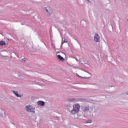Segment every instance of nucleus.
<instances>
[{"label": "nucleus", "mask_w": 128, "mask_h": 128, "mask_svg": "<svg viewBox=\"0 0 128 128\" xmlns=\"http://www.w3.org/2000/svg\"><path fill=\"white\" fill-rule=\"evenodd\" d=\"M80 104H76L73 106V109L71 110L70 112L72 114H76L80 112Z\"/></svg>", "instance_id": "obj_1"}, {"label": "nucleus", "mask_w": 128, "mask_h": 128, "mask_svg": "<svg viewBox=\"0 0 128 128\" xmlns=\"http://www.w3.org/2000/svg\"><path fill=\"white\" fill-rule=\"evenodd\" d=\"M26 108L29 112H34V108H32L30 106H26Z\"/></svg>", "instance_id": "obj_2"}, {"label": "nucleus", "mask_w": 128, "mask_h": 128, "mask_svg": "<svg viewBox=\"0 0 128 128\" xmlns=\"http://www.w3.org/2000/svg\"><path fill=\"white\" fill-rule=\"evenodd\" d=\"M94 40L96 42H100V36L98 34H96L94 37Z\"/></svg>", "instance_id": "obj_3"}, {"label": "nucleus", "mask_w": 128, "mask_h": 128, "mask_svg": "<svg viewBox=\"0 0 128 128\" xmlns=\"http://www.w3.org/2000/svg\"><path fill=\"white\" fill-rule=\"evenodd\" d=\"M56 56L58 58V60H62V62H64V60H65L64 58L60 56V55H56Z\"/></svg>", "instance_id": "obj_4"}, {"label": "nucleus", "mask_w": 128, "mask_h": 128, "mask_svg": "<svg viewBox=\"0 0 128 128\" xmlns=\"http://www.w3.org/2000/svg\"><path fill=\"white\" fill-rule=\"evenodd\" d=\"M46 10L48 12H49L50 14H52V10L50 7H48V9H46Z\"/></svg>", "instance_id": "obj_5"}, {"label": "nucleus", "mask_w": 128, "mask_h": 128, "mask_svg": "<svg viewBox=\"0 0 128 128\" xmlns=\"http://www.w3.org/2000/svg\"><path fill=\"white\" fill-rule=\"evenodd\" d=\"M0 46H8V44L6 43V42L4 40H1L0 42Z\"/></svg>", "instance_id": "obj_6"}, {"label": "nucleus", "mask_w": 128, "mask_h": 128, "mask_svg": "<svg viewBox=\"0 0 128 128\" xmlns=\"http://www.w3.org/2000/svg\"><path fill=\"white\" fill-rule=\"evenodd\" d=\"M37 104L39 106H44V102L42 101H38L37 102Z\"/></svg>", "instance_id": "obj_7"}, {"label": "nucleus", "mask_w": 128, "mask_h": 128, "mask_svg": "<svg viewBox=\"0 0 128 128\" xmlns=\"http://www.w3.org/2000/svg\"><path fill=\"white\" fill-rule=\"evenodd\" d=\"M18 94V91H14V94L16 95V96H17L18 98H20V94Z\"/></svg>", "instance_id": "obj_8"}, {"label": "nucleus", "mask_w": 128, "mask_h": 128, "mask_svg": "<svg viewBox=\"0 0 128 128\" xmlns=\"http://www.w3.org/2000/svg\"><path fill=\"white\" fill-rule=\"evenodd\" d=\"M84 110V112H88L90 111V108H88V107H85Z\"/></svg>", "instance_id": "obj_9"}, {"label": "nucleus", "mask_w": 128, "mask_h": 128, "mask_svg": "<svg viewBox=\"0 0 128 128\" xmlns=\"http://www.w3.org/2000/svg\"><path fill=\"white\" fill-rule=\"evenodd\" d=\"M66 108L67 110H68L69 112L70 110V109L72 108V106H66Z\"/></svg>", "instance_id": "obj_10"}, {"label": "nucleus", "mask_w": 128, "mask_h": 128, "mask_svg": "<svg viewBox=\"0 0 128 128\" xmlns=\"http://www.w3.org/2000/svg\"><path fill=\"white\" fill-rule=\"evenodd\" d=\"M64 42H68V41L66 40H64L62 44H64Z\"/></svg>", "instance_id": "obj_11"}, {"label": "nucleus", "mask_w": 128, "mask_h": 128, "mask_svg": "<svg viewBox=\"0 0 128 128\" xmlns=\"http://www.w3.org/2000/svg\"><path fill=\"white\" fill-rule=\"evenodd\" d=\"M22 60H24V62H26V59H22Z\"/></svg>", "instance_id": "obj_12"}, {"label": "nucleus", "mask_w": 128, "mask_h": 128, "mask_svg": "<svg viewBox=\"0 0 128 128\" xmlns=\"http://www.w3.org/2000/svg\"><path fill=\"white\" fill-rule=\"evenodd\" d=\"M88 0V2H90V0Z\"/></svg>", "instance_id": "obj_13"}, {"label": "nucleus", "mask_w": 128, "mask_h": 128, "mask_svg": "<svg viewBox=\"0 0 128 128\" xmlns=\"http://www.w3.org/2000/svg\"><path fill=\"white\" fill-rule=\"evenodd\" d=\"M89 122H92V121H90Z\"/></svg>", "instance_id": "obj_14"}, {"label": "nucleus", "mask_w": 128, "mask_h": 128, "mask_svg": "<svg viewBox=\"0 0 128 128\" xmlns=\"http://www.w3.org/2000/svg\"><path fill=\"white\" fill-rule=\"evenodd\" d=\"M127 94H128V92L127 93Z\"/></svg>", "instance_id": "obj_15"}]
</instances>
